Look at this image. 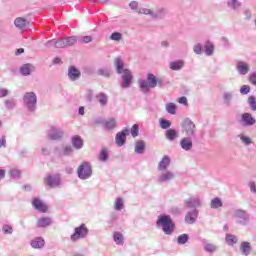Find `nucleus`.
<instances>
[{
  "label": "nucleus",
  "mask_w": 256,
  "mask_h": 256,
  "mask_svg": "<svg viewBox=\"0 0 256 256\" xmlns=\"http://www.w3.org/2000/svg\"><path fill=\"white\" fill-rule=\"evenodd\" d=\"M240 125L242 127H253L256 123V119L249 112H244L241 114V118L239 120Z\"/></svg>",
  "instance_id": "nucleus-11"
},
{
  "label": "nucleus",
  "mask_w": 256,
  "mask_h": 256,
  "mask_svg": "<svg viewBox=\"0 0 256 256\" xmlns=\"http://www.w3.org/2000/svg\"><path fill=\"white\" fill-rule=\"evenodd\" d=\"M210 207L211 209H219L220 207H223V200L219 197H215L211 200Z\"/></svg>",
  "instance_id": "nucleus-38"
},
{
  "label": "nucleus",
  "mask_w": 256,
  "mask_h": 256,
  "mask_svg": "<svg viewBox=\"0 0 256 256\" xmlns=\"http://www.w3.org/2000/svg\"><path fill=\"white\" fill-rule=\"evenodd\" d=\"M197 217H199V210L193 209L186 213L184 221L188 225H194L197 222Z\"/></svg>",
  "instance_id": "nucleus-17"
},
{
  "label": "nucleus",
  "mask_w": 256,
  "mask_h": 256,
  "mask_svg": "<svg viewBox=\"0 0 256 256\" xmlns=\"http://www.w3.org/2000/svg\"><path fill=\"white\" fill-rule=\"evenodd\" d=\"M110 39L111 41H121V39H123V34H121V32H113L110 35Z\"/></svg>",
  "instance_id": "nucleus-55"
},
{
  "label": "nucleus",
  "mask_w": 256,
  "mask_h": 256,
  "mask_svg": "<svg viewBox=\"0 0 256 256\" xmlns=\"http://www.w3.org/2000/svg\"><path fill=\"white\" fill-rule=\"evenodd\" d=\"M166 111L169 115H175L177 113V105L173 102L167 103Z\"/></svg>",
  "instance_id": "nucleus-42"
},
{
  "label": "nucleus",
  "mask_w": 256,
  "mask_h": 256,
  "mask_svg": "<svg viewBox=\"0 0 256 256\" xmlns=\"http://www.w3.org/2000/svg\"><path fill=\"white\" fill-rule=\"evenodd\" d=\"M180 147L183 151H191L193 149V139H191V136L182 138L180 140Z\"/></svg>",
  "instance_id": "nucleus-19"
},
{
  "label": "nucleus",
  "mask_w": 256,
  "mask_h": 256,
  "mask_svg": "<svg viewBox=\"0 0 256 256\" xmlns=\"http://www.w3.org/2000/svg\"><path fill=\"white\" fill-rule=\"evenodd\" d=\"M203 246H204V251H206V253H209L210 255H213V253H215V251H217V246L213 243H209L207 242L206 239H204L202 241Z\"/></svg>",
  "instance_id": "nucleus-29"
},
{
  "label": "nucleus",
  "mask_w": 256,
  "mask_h": 256,
  "mask_svg": "<svg viewBox=\"0 0 256 256\" xmlns=\"http://www.w3.org/2000/svg\"><path fill=\"white\" fill-rule=\"evenodd\" d=\"M189 241V234H181L177 237L178 245H185Z\"/></svg>",
  "instance_id": "nucleus-47"
},
{
  "label": "nucleus",
  "mask_w": 256,
  "mask_h": 256,
  "mask_svg": "<svg viewBox=\"0 0 256 256\" xmlns=\"http://www.w3.org/2000/svg\"><path fill=\"white\" fill-rule=\"evenodd\" d=\"M241 5L243 4L239 0H227V7L231 9V11H239Z\"/></svg>",
  "instance_id": "nucleus-30"
},
{
  "label": "nucleus",
  "mask_w": 256,
  "mask_h": 256,
  "mask_svg": "<svg viewBox=\"0 0 256 256\" xmlns=\"http://www.w3.org/2000/svg\"><path fill=\"white\" fill-rule=\"evenodd\" d=\"M30 245L33 249H43L45 247V239L43 237H36L31 240Z\"/></svg>",
  "instance_id": "nucleus-25"
},
{
  "label": "nucleus",
  "mask_w": 256,
  "mask_h": 256,
  "mask_svg": "<svg viewBox=\"0 0 256 256\" xmlns=\"http://www.w3.org/2000/svg\"><path fill=\"white\" fill-rule=\"evenodd\" d=\"M9 95V90L5 88H0V98L7 97Z\"/></svg>",
  "instance_id": "nucleus-63"
},
{
  "label": "nucleus",
  "mask_w": 256,
  "mask_h": 256,
  "mask_svg": "<svg viewBox=\"0 0 256 256\" xmlns=\"http://www.w3.org/2000/svg\"><path fill=\"white\" fill-rule=\"evenodd\" d=\"M237 236L233 235V234H227L226 235V243H228V245H235V243H237Z\"/></svg>",
  "instance_id": "nucleus-52"
},
{
  "label": "nucleus",
  "mask_w": 256,
  "mask_h": 256,
  "mask_svg": "<svg viewBox=\"0 0 256 256\" xmlns=\"http://www.w3.org/2000/svg\"><path fill=\"white\" fill-rule=\"evenodd\" d=\"M204 52H205V55H207V57H211V55H213V53H215V46L213 45V43H211V41L205 42Z\"/></svg>",
  "instance_id": "nucleus-31"
},
{
  "label": "nucleus",
  "mask_w": 256,
  "mask_h": 256,
  "mask_svg": "<svg viewBox=\"0 0 256 256\" xmlns=\"http://www.w3.org/2000/svg\"><path fill=\"white\" fill-rule=\"evenodd\" d=\"M233 95H235V92L233 91L223 93L224 105H231V102L233 101Z\"/></svg>",
  "instance_id": "nucleus-39"
},
{
  "label": "nucleus",
  "mask_w": 256,
  "mask_h": 256,
  "mask_svg": "<svg viewBox=\"0 0 256 256\" xmlns=\"http://www.w3.org/2000/svg\"><path fill=\"white\" fill-rule=\"evenodd\" d=\"M93 41L92 36H82L78 39V43H91Z\"/></svg>",
  "instance_id": "nucleus-59"
},
{
  "label": "nucleus",
  "mask_w": 256,
  "mask_h": 256,
  "mask_svg": "<svg viewBox=\"0 0 256 256\" xmlns=\"http://www.w3.org/2000/svg\"><path fill=\"white\" fill-rule=\"evenodd\" d=\"M46 47H55L56 48V39L49 40L45 43Z\"/></svg>",
  "instance_id": "nucleus-64"
},
{
  "label": "nucleus",
  "mask_w": 256,
  "mask_h": 256,
  "mask_svg": "<svg viewBox=\"0 0 256 256\" xmlns=\"http://www.w3.org/2000/svg\"><path fill=\"white\" fill-rule=\"evenodd\" d=\"M77 177L81 181H87L93 177V166L89 161H83L77 168Z\"/></svg>",
  "instance_id": "nucleus-3"
},
{
  "label": "nucleus",
  "mask_w": 256,
  "mask_h": 256,
  "mask_svg": "<svg viewBox=\"0 0 256 256\" xmlns=\"http://www.w3.org/2000/svg\"><path fill=\"white\" fill-rule=\"evenodd\" d=\"M238 139H240L241 143L244 144L245 147H250V145H253V140H251V137L243 133L238 134Z\"/></svg>",
  "instance_id": "nucleus-34"
},
{
  "label": "nucleus",
  "mask_w": 256,
  "mask_h": 256,
  "mask_svg": "<svg viewBox=\"0 0 256 256\" xmlns=\"http://www.w3.org/2000/svg\"><path fill=\"white\" fill-rule=\"evenodd\" d=\"M87 235H89V228H87L85 223H82L74 229V233L70 236V239L75 243L79 241V239H85Z\"/></svg>",
  "instance_id": "nucleus-7"
},
{
  "label": "nucleus",
  "mask_w": 256,
  "mask_h": 256,
  "mask_svg": "<svg viewBox=\"0 0 256 256\" xmlns=\"http://www.w3.org/2000/svg\"><path fill=\"white\" fill-rule=\"evenodd\" d=\"M115 127H117V121H115V118H111L104 122V129H106V131H112Z\"/></svg>",
  "instance_id": "nucleus-35"
},
{
  "label": "nucleus",
  "mask_w": 256,
  "mask_h": 256,
  "mask_svg": "<svg viewBox=\"0 0 256 256\" xmlns=\"http://www.w3.org/2000/svg\"><path fill=\"white\" fill-rule=\"evenodd\" d=\"M65 38L56 39V49H65Z\"/></svg>",
  "instance_id": "nucleus-56"
},
{
  "label": "nucleus",
  "mask_w": 256,
  "mask_h": 256,
  "mask_svg": "<svg viewBox=\"0 0 256 256\" xmlns=\"http://www.w3.org/2000/svg\"><path fill=\"white\" fill-rule=\"evenodd\" d=\"M240 93H241V95H249V93H251V86H249V85L241 86Z\"/></svg>",
  "instance_id": "nucleus-58"
},
{
  "label": "nucleus",
  "mask_w": 256,
  "mask_h": 256,
  "mask_svg": "<svg viewBox=\"0 0 256 256\" xmlns=\"http://www.w3.org/2000/svg\"><path fill=\"white\" fill-rule=\"evenodd\" d=\"M68 79H70V81H78V79H81V70L76 66L71 65L68 68Z\"/></svg>",
  "instance_id": "nucleus-18"
},
{
  "label": "nucleus",
  "mask_w": 256,
  "mask_h": 256,
  "mask_svg": "<svg viewBox=\"0 0 256 256\" xmlns=\"http://www.w3.org/2000/svg\"><path fill=\"white\" fill-rule=\"evenodd\" d=\"M52 223L53 219L50 217H41L37 220L36 227H38V229H46V227L51 226Z\"/></svg>",
  "instance_id": "nucleus-21"
},
{
  "label": "nucleus",
  "mask_w": 256,
  "mask_h": 256,
  "mask_svg": "<svg viewBox=\"0 0 256 256\" xmlns=\"http://www.w3.org/2000/svg\"><path fill=\"white\" fill-rule=\"evenodd\" d=\"M165 137L168 141H175L179 137V134H177V130L170 128L166 130Z\"/></svg>",
  "instance_id": "nucleus-32"
},
{
  "label": "nucleus",
  "mask_w": 256,
  "mask_h": 256,
  "mask_svg": "<svg viewBox=\"0 0 256 256\" xmlns=\"http://www.w3.org/2000/svg\"><path fill=\"white\" fill-rule=\"evenodd\" d=\"M48 139L51 141H61L63 139V129L56 127V126H51L50 131H48Z\"/></svg>",
  "instance_id": "nucleus-10"
},
{
  "label": "nucleus",
  "mask_w": 256,
  "mask_h": 256,
  "mask_svg": "<svg viewBox=\"0 0 256 256\" xmlns=\"http://www.w3.org/2000/svg\"><path fill=\"white\" fill-rule=\"evenodd\" d=\"M113 241L116 245H125V238L121 232H114L113 233Z\"/></svg>",
  "instance_id": "nucleus-33"
},
{
  "label": "nucleus",
  "mask_w": 256,
  "mask_h": 256,
  "mask_svg": "<svg viewBox=\"0 0 256 256\" xmlns=\"http://www.w3.org/2000/svg\"><path fill=\"white\" fill-rule=\"evenodd\" d=\"M185 67V61L183 60H174L169 63V69L171 71H181Z\"/></svg>",
  "instance_id": "nucleus-24"
},
{
  "label": "nucleus",
  "mask_w": 256,
  "mask_h": 256,
  "mask_svg": "<svg viewBox=\"0 0 256 256\" xmlns=\"http://www.w3.org/2000/svg\"><path fill=\"white\" fill-rule=\"evenodd\" d=\"M157 227H161L163 233L165 235H172L175 231V222H173V218L167 214H161L158 216L156 221Z\"/></svg>",
  "instance_id": "nucleus-1"
},
{
  "label": "nucleus",
  "mask_w": 256,
  "mask_h": 256,
  "mask_svg": "<svg viewBox=\"0 0 256 256\" xmlns=\"http://www.w3.org/2000/svg\"><path fill=\"white\" fill-rule=\"evenodd\" d=\"M7 148V136L2 135L0 137V149H6Z\"/></svg>",
  "instance_id": "nucleus-60"
},
{
  "label": "nucleus",
  "mask_w": 256,
  "mask_h": 256,
  "mask_svg": "<svg viewBox=\"0 0 256 256\" xmlns=\"http://www.w3.org/2000/svg\"><path fill=\"white\" fill-rule=\"evenodd\" d=\"M159 126L161 129H164L167 131V130L171 129V122L165 118H160Z\"/></svg>",
  "instance_id": "nucleus-43"
},
{
  "label": "nucleus",
  "mask_w": 256,
  "mask_h": 256,
  "mask_svg": "<svg viewBox=\"0 0 256 256\" xmlns=\"http://www.w3.org/2000/svg\"><path fill=\"white\" fill-rule=\"evenodd\" d=\"M183 128L187 137H195L196 126L191 119L187 118L184 121Z\"/></svg>",
  "instance_id": "nucleus-14"
},
{
  "label": "nucleus",
  "mask_w": 256,
  "mask_h": 256,
  "mask_svg": "<svg viewBox=\"0 0 256 256\" xmlns=\"http://www.w3.org/2000/svg\"><path fill=\"white\" fill-rule=\"evenodd\" d=\"M9 175L11 179H14L15 181L21 179V170L17 168H13L9 171Z\"/></svg>",
  "instance_id": "nucleus-41"
},
{
  "label": "nucleus",
  "mask_w": 256,
  "mask_h": 256,
  "mask_svg": "<svg viewBox=\"0 0 256 256\" xmlns=\"http://www.w3.org/2000/svg\"><path fill=\"white\" fill-rule=\"evenodd\" d=\"M23 103L29 113H35L37 111V94L26 92L23 96Z\"/></svg>",
  "instance_id": "nucleus-5"
},
{
  "label": "nucleus",
  "mask_w": 256,
  "mask_h": 256,
  "mask_svg": "<svg viewBox=\"0 0 256 256\" xmlns=\"http://www.w3.org/2000/svg\"><path fill=\"white\" fill-rule=\"evenodd\" d=\"M247 103L251 111H256V97L254 95L248 97Z\"/></svg>",
  "instance_id": "nucleus-48"
},
{
  "label": "nucleus",
  "mask_w": 256,
  "mask_h": 256,
  "mask_svg": "<svg viewBox=\"0 0 256 256\" xmlns=\"http://www.w3.org/2000/svg\"><path fill=\"white\" fill-rule=\"evenodd\" d=\"M109 159V152L107 149H102L99 154V161L105 162Z\"/></svg>",
  "instance_id": "nucleus-51"
},
{
  "label": "nucleus",
  "mask_w": 256,
  "mask_h": 256,
  "mask_svg": "<svg viewBox=\"0 0 256 256\" xmlns=\"http://www.w3.org/2000/svg\"><path fill=\"white\" fill-rule=\"evenodd\" d=\"M129 7L130 9H132V11H139L138 7H139V3L137 1H132L129 3Z\"/></svg>",
  "instance_id": "nucleus-61"
},
{
  "label": "nucleus",
  "mask_w": 256,
  "mask_h": 256,
  "mask_svg": "<svg viewBox=\"0 0 256 256\" xmlns=\"http://www.w3.org/2000/svg\"><path fill=\"white\" fill-rule=\"evenodd\" d=\"M32 207L39 213H47V211H49L47 204H45L39 197H34L32 199Z\"/></svg>",
  "instance_id": "nucleus-12"
},
{
  "label": "nucleus",
  "mask_w": 256,
  "mask_h": 256,
  "mask_svg": "<svg viewBox=\"0 0 256 256\" xmlns=\"http://www.w3.org/2000/svg\"><path fill=\"white\" fill-rule=\"evenodd\" d=\"M98 102L100 103L101 107H105L107 105V94L101 92L99 95L96 96Z\"/></svg>",
  "instance_id": "nucleus-45"
},
{
  "label": "nucleus",
  "mask_w": 256,
  "mask_h": 256,
  "mask_svg": "<svg viewBox=\"0 0 256 256\" xmlns=\"http://www.w3.org/2000/svg\"><path fill=\"white\" fill-rule=\"evenodd\" d=\"M175 179V173L172 171L166 170L165 172H162L157 177V183L163 184V183H169V181H173Z\"/></svg>",
  "instance_id": "nucleus-16"
},
{
  "label": "nucleus",
  "mask_w": 256,
  "mask_h": 256,
  "mask_svg": "<svg viewBox=\"0 0 256 256\" xmlns=\"http://www.w3.org/2000/svg\"><path fill=\"white\" fill-rule=\"evenodd\" d=\"M145 149H147L145 141L137 140L135 143V153L137 155H143V153H145Z\"/></svg>",
  "instance_id": "nucleus-28"
},
{
  "label": "nucleus",
  "mask_w": 256,
  "mask_h": 256,
  "mask_svg": "<svg viewBox=\"0 0 256 256\" xmlns=\"http://www.w3.org/2000/svg\"><path fill=\"white\" fill-rule=\"evenodd\" d=\"M252 249H253V248L251 247V243H250V242L243 241V242L240 244V251H241L242 255H244V256H249V255H251Z\"/></svg>",
  "instance_id": "nucleus-27"
},
{
  "label": "nucleus",
  "mask_w": 256,
  "mask_h": 256,
  "mask_svg": "<svg viewBox=\"0 0 256 256\" xmlns=\"http://www.w3.org/2000/svg\"><path fill=\"white\" fill-rule=\"evenodd\" d=\"M184 204L188 209H199L203 207V200H201V197H199V195L191 196L184 201Z\"/></svg>",
  "instance_id": "nucleus-8"
},
{
  "label": "nucleus",
  "mask_w": 256,
  "mask_h": 256,
  "mask_svg": "<svg viewBox=\"0 0 256 256\" xmlns=\"http://www.w3.org/2000/svg\"><path fill=\"white\" fill-rule=\"evenodd\" d=\"M98 75H100L101 77H105L106 79H109L111 77V71L107 67L100 68L98 69Z\"/></svg>",
  "instance_id": "nucleus-44"
},
{
  "label": "nucleus",
  "mask_w": 256,
  "mask_h": 256,
  "mask_svg": "<svg viewBox=\"0 0 256 256\" xmlns=\"http://www.w3.org/2000/svg\"><path fill=\"white\" fill-rule=\"evenodd\" d=\"M2 233L4 235H13V226H11L9 224H4L2 226Z\"/></svg>",
  "instance_id": "nucleus-50"
},
{
  "label": "nucleus",
  "mask_w": 256,
  "mask_h": 256,
  "mask_svg": "<svg viewBox=\"0 0 256 256\" xmlns=\"http://www.w3.org/2000/svg\"><path fill=\"white\" fill-rule=\"evenodd\" d=\"M64 41L66 47H73V45H75V43H77L79 39L77 38V36H66L64 37Z\"/></svg>",
  "instance_id": "nucleus-37"
},
{
  "label": "nucleus",
  "mask_w": 256,
  "mask_h": 256,
  "mask_svg": "<svg viewBox=\"0 0 256 256\" xmlns=\"http://www.w3.org/2000/svg\"><path fill=\"white\" fill-rule=\"evenodd\" d=\"M45 181L48 187H50L51 189H55V187H59L61 185V175H48Z\"/></svg>",
  "instance_id": "nucleus-13"
},
{
  "label": "nucleus",
  "mask_w": 256,
  "mask_h": 256,
  "mask_svg": "<svg viewBox=\"0 0 256 256\" xmlns=\"http://www.w3.org/2000/svg\"><path fill=\"white\" fill-rule=\"evenodd\" d=\"M232 219H234L237 225H242L245 227L246 225H249L250 216L247 211L243 209H236L232 212Z\"/></svg>",
  "instance_id": "nucleus-6"
},
{
  "label": "nucleus",
  "mask_w": 256,
  "mask_h": 256,
  "mask_svg": "<svg viewBox=\"0 0 256 256\" xmlns=\"http://www.w3.org/2000/svg\"><path fill=\"white\" fill-rule=\"evenodd\" d=\"M130 135L135 139V137H139V124H134L129 131Z\"/></svg>",
  "instance_id": "nucleus-49"
},
{
  "label": "nucleus",
  "mask_w": 256,
  "mask_h": 256,
  "mask_svg": "<svg viewBox=\"0 0 256 256\" xmlns=\"http://www.w3.org/2000/svg\"><path fill=\"white\" fill-rule=\"evenodd\" d=\"M249 81H250L251 84L254 85V87H256V72L250 73Z\"/></svg>",
  "instance_id": "nucleus-62"
},
{
  "label": "nucleus",
  "mask_w": 256,
  "mask_h": 256,
  "mask_svg": "<svg viewBox=\"0 0 256 256\" xmlns=\"http://www.w3.org/2000/svg\"><path fill=\"white\" fill-rule=\"evenodd\" d=\"M116 73L121 76V87L122 89H129V69L125 68V62L120 57L115 59Z\"/></svg>",
  "instance_id": "nucleus-2"
},
{
  "label": "nucleus",
  "mask_w": 256,
  "mask_h": 256,
  "mask_svg": "<svg viewBox=\"0 0 256 256\" xmlns=\"http://www.w3.org/2000/svg\"><path fill=\"white\" fill-rule=\"evenodd\" d=\"M236 69L239 75H247V73H249L251 68L249 67V64H247L246 62L239 61L237 63Z\"/></svg>",
  "instance_id": "nucleus-22"
},
{
  "label": "nucleus",
  "mask_w": 256,
  "mask_h": 256,
  "mask_svg": "<svg viewBox=\"0 0 256 256\" xmlns=\"http://www.w3.org/2000/svg\"><path fill=\"white\" fill-rule=\"evenodd\" d=\"M138 85L142 93L147 94L151 89H155L157 87V76L153 73L147 74V80H139Z\"/></svg>",
  "instance_id": "nucleus-4"
},
{
  "label": "nucleus",
  "mask_w": 256,
  "mask_h": 256,
  "mask_svg": "<svg viewBox=\"0 0 256 256\" xmlns=\"http://www.w3.org/2000/svg\"><path fill=\"white\" fill-rule=\"evenodd\" d=\"M166 11L167 10L165 8H160L156 12L151 9L140 8L138 13L140 15H150V17H152V19H159V17H161V15H165Z\"/></svg>",
  "instance_id": "nucleus-9"
},
{
  "label": "nucleus",
  "mask_w": 256,
  "mask_h": 256,
  "mask_svg": "<svg viewBox=\"0 0 256 256\" xmlns=\"http://www.w3.org/2000/svg\"><path fill=\"white\" fill-rule=\"evenodd\" d=\"M16 105L17 104L15 103L14 99L5 101V107H6V109H8V111H13V109H15Z\"/></svg>",
  "instance_id": "nucleus-54"
},
{
  "label": "nucleus",
  "mask_w": 256,
  "mask_h": 256,
  "mask_svg": "<svg viewBox=\"0 0 256 256\" xmlns=\"http://www.w3.org/2000/svg\"><path fill=\"white\" fill-rule=\"evenodd\" d=\"M72 153H73V147H71V145H66L59 152V155H62L63 157H69V155H72Z\"/></svg>",
  "instance_id": "nucleus-40"
},
{
  "label": "nucleus",
  "mask_w": 256,
  "mask_h": 256,
  "mask_svg": "<svg viewBox=\"0 0 256 256\" xmlns=\"http://www.w3.org/2000/svg\"><path fill=\"white\" fill-rule=\"evenodd\" d=\"M169 165H171V157H169V155H164L158 163V171H167Z\"/></svg>",
  "instance_id": "nucleus-20"
},
{
  "label": "nucleus",
  "mask_w": 256,
  "mask_h": 256,
  "mask_svg": "<svg viewBox=\"0 0 256 256\" xmlns=\"http://www.w3.org/2000/svg\"><path fill=\"white\" fill-rule=\"evenodd\" d=\"M193 51L196 55H202L203 54V45L201 43H197L193 47Z\"/></svg>",
  "instance_id": "nucleus-57"
},
{
  "label": "nucleus",
  "mask_w": 256,
  "mask_h": 256,
  "mask_svg": "<svg viewBox=\"0 0 256 256\" xmlns=\"http://www.w3.org/2000/svg\"><path fill=\"white\" fill-rule=\"evenodd\" d=\"M14 25L18 29H25V27L27 26V19L18 17L14 20Z\"/></svg>",
  "instance_id": "nucleus-36"
},
{
  "label": "nucleus",
  "mask_w": 256,
  "mask_h": 256,
  "mask_svg": "<svg viewBox=\"0 0 256 256\" xmlns=\"http://www.w3.org/2000/svg\"><path fill=\"white\" fill-rule=\"evenodd\" d=\"M243 15H244V21H251L253 19V12H251V9L245 8L243 10Z\"/></svg>",
  "instance_id": "nucleus-53"
},
{
  "label": "nucleus",
  "mask_w": 256,
  "mask_h": 256,
  "mask_svg": "<svg viewBox=\"0 0 256 256\" xmlns=\"http://www.w3.org/2000/svg\"><path fill=\"white\" fill-rule=\"evenodd\" d=\"M33 69H35V67H33L32 64L26 63L20 67V74L22 77H29V75L33 73Z\"/></svg>",
  "instance_id": "nucleus-23"
},
{
  "label": "nucleus",
  "mask_w": 256,
  "mask_h": 256,
  "mask_svg": "<svg viewBox=\"0 0 256 256\" xmlns=\"http://www.w3.org/2000/svg\"><path fill=\"white\" fill-rule=\"evenodd\" d=\"M129 135V127H126L125 129H123L121 132H118L116 134V145L118 147H123V145H125L126 141H127V136Z\"/></svg>",
  "instance_id": "nucleus-15"
},
{
  "label": "nucleus",
  "mask_w": 256,
  "mask_h": 256,
  "mask_svg": "<svg viewBox=\"0 0 256 256\" xmlns=\"http://www.w3.org/2000/svg\"><path fill=\"white\" fill-rule=\"evenodd\" d=\"M71 143H72V146L74 147V149H77V150L83 149L84 142H83V138H81V136H79V135L72 136Z\"/></svg>",
  "instance_id": "nucleus-26"
},
{
  "label": "nucleus",
  "mask_w": 256,
  "mask_h": 256,
  "mask_svg": "<svg viewBox=\"0 0 256 256\" xmlns=\"http://www.w3.org/2000/svg\"><path fill=\"white\" fill-rule=\"evenodd\" d=\"M123 207H125V203L123 202V198L118 197L115 200L114 208L116 211H122Z\"/></svg>",
  "instance_id": "nucleus-46"
}]
</instances>
